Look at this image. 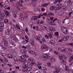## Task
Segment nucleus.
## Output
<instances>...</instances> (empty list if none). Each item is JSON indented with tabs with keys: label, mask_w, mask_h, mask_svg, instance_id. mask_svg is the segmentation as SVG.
Instances as JSON below:
<instances>
[{
	"label": "nucleus",
	"mask_w": 73,
	"mask_h": 73,
	"mask_svg": "<svg viewBox=\"0 0 73 73\" xmlns=\"http://www.w3.org/2000/svg\"><path fill=\"white\" fill-rule=\"evenodd\" d=\"M3 31V30H2V28L1 26H0V32H1Z\"/></svg>",
	"instance_id": "obj_61"
},
{
	"label": "nucleus",
	"mask_w": 73,
	"mask_h": 73,
	"mask_svg": "<svg viewBox=\"0 0 73 73\" xmlns=\"http://www.w3.org/2000/svg\"><path fill=\"white\" fill-rule=\"evenodd\" d=\"M49 43L50 44H55V41L54 40H50L49 41Z\"/></svg>",
	"instance_id": "obj_17"
},
{
	"label": "nucleus",
	"mask_w": 73,
	"mask_h": 73,
	"mask_svg": "<svg viewBox=\"0 0 73 73\" xmlns=\"http://www.w3.org/2000/svg\"><path fill=\"white\" fill-rule=\"evenodd\" d=\"M50 61H52V62H53L54 61V59L53 58H52L50 59Z\"/></svg>",
	"instance_id": "obj_35"
},
{
	"label": "nucleus",
	"mask_w": 73,
	"mask_h": 73,
	"mask_svg": "<svg viewBox=\"0 0 73 73\" xmlns=\"http://www.w3.org/2000/svg\"><path fill=\"white\" fill-rule=\"evenodd\" d=\"M16 27H17L18 29H19V30H20V27H19V26L18 24H17L16 25Z\"/></svg>",
	"instance_id": "obj_37"
},
{
	"label": "nucleus",
	"mask_w": 73,
	"mask_h": 73,
	"mask_svg": "<svg viewBox=\"0 0 73 73\" xmlns=\"http://www.w3.org/2000/svg\"><path fill=\"white\" fill-rule=\"evenodd\" d=\"M19 19L21 21L24 20V18L21 15H20V16L19 17Z\"/></svg>",
	"instance_id": "obj_9"
},
{
	"label": "nucleus",
	"mask_w": 73,
	"mask_h": 73,
	"mask_svg": "<svg viewBox=\"0 0 73 73\" xmlns=\"http://www.w3.org/2000/svg\"><path fill=\"white\" fill-rule=\"evenodd\" d=\"M48 15H50L51 16H54V14L50 12L48 13Z\"/></svg>",
	"instance_id": "obj_39"
},
{
	"label": "nucleus",
	"mask_w": 73,
	"mask_h": 73,
	"mask_svg": "<svg viewBox=\"0 0 73 73\" xmlns=\"http://www.w3.org/2000/svg\"><path fill=\"white\" fill-rule=\"evenodd\" d=\"M22 48L24 49H27V47L24 46H22Z\"/></svg>",
	"instance_id": "obj_62"
},
{
	"label": "nucleus",
	"mask_w": 73,
	"mask_h": 73,
	"mask_svg": "<svg viewBox=\"0 0 73 73\" xmlns=\"http://www.w3.org/2000/svg\"><path fill=\"white\" fill-rule=\"evenodd\" d=\"M33 29H36V31H39L38 30V26H34L33 27Z\"/></svg>",
	"instance_id": "obj_14"
},
{
	"label": "nucleus",
	"mask_w": 73,
	"mask_h": 73,
	"mask_svg": "<svg viewBox=\"0 0 73 73\" xmlns=\"http://www.w3.org/2000/svg\"><path fill=\"white\" fill-rule=\"evenodd\" d=\"M44 21H41L40 23V24H44Z\"/></svg>",
	"instance_id": "obj_55"
},
{
	"label": "nucleus",
	"mask_w": 73,
	"mask_h": 73,
	"mask_svg": "<svg viewBox=\"0 0 73 73\" xmlns=\"http://www.w3.org/2000/svg\"><path fill=\"white\" fill-rule=\"evenodd\" d=\"M0 73H4V71L2 70H0Z\"/></svg>",
	"instance_id": "obj_59"
},
{
	"label": "nucleus",
	"mask_w": 73,
	"mask_h": 73,
	"mask_svg": "<svg viewBox=\"0 0 73 73\" xmlns=\"http://www.w3.org/2000/svg\"><path fill=\"white\" fill-rule=\"evenodd\" d=\"M35 38L36 40H38L39 41L40 40V37L38 36H37Z\"/></svg>",
	"instance_id": "obj_29"
},
{
	"label": "nucleus",
	"mask_w": 73,
	"mask_h": 73,
	"mask_svg": "<svg viewBox=\"0 0 73 73\" xmlns=\"http://www.w3.org/2000/svg\"><path fill=\"white\" fill-rule=\"evenodd\" d=\"M37 17L36 16H34L32 17V20H37Z\"/></svg>",
	"instance_id": "obj_12"
},
{
	"label": "nucleus",
	"mask_w": 73,
	"mask_h": 73,
	"mask_svg": "<svg viewBox=\"0 0 73 73\" xmlns=\"http://www.w3.org/2000/svg\"><path fill=\"white\" fill-rule=\"evenodd\" d=\"M68 45H70L72 46H73V43H70L68 44Z\"/></svg>",
	"instance_id": "obj_52"
},
{
	"label": "nucleus",
	"mask_w": 73,
	"mask_h": 73,
	"mask_svg": "<svg viewBox=\"0 0 73 73\" xmlns=\"http://www.w3.org/2000/svg\"><path fill=\"white\" fill-rule=\"evenodd\" d=\"M1 26L2 27H4V23H1Z\"/></svg>",
	"instance_id": "obj_53"
},
{
	"label": "nucleus",
	"mask_w": 73,
	"mask_h": 73,
	"mask_svg": "<svg viewBox=\"0 0 73 73\" xmlns=\"http://www.w3.org/2000/svg\"><path fill=\"white\" fill-rule=\"evenodd\" d=\"M61 52H63V53H66V50H65V49H64L62 50H61Z\"/></svg>",
	"instance_id": "obj_41"
},
{
	"label": "nucleus",
	"mask_w": 73,
	"mask_h": 73,
	"mask_svg": "<svg viewBox=\"0 0 73 73\" xmlns=\"http://www.w3.org/2000/svg\"><path fill=\"white\" fill-rule=\"evenodd\" d=\"M61 8V7L60 6H59L57 7H56V10H58L59 9H60Z\"/></svg>",
	"instance_id": "obj_34"
},
{
	"label": "nucleus",
	"mask_w": 73,
	"mask_h": 73,
	"mask_svg": "<svg viewBox=\"0 0 73 73\" xmlns=\"http://www.w3.org/2000/svg\"><path fill=\"white\" fill-rule=\"evenodd\" d=\"M4 46H8V43H7L6 41H4Z\"/></svg>",
	"instance_id": "obj_28"
},
{
	"label": "nucleus",
	"mask_w": 73,
	"mask_h": 73,
	"mask_svg": "<svg viewBox=\"0 0 73 73\" xmlns=\"http://www.w3.org/2000/svg\"><path fill=\"white\" fill-rule=\"evenodd\" d=\"M48 5V4H44L42 5V7H47Z\"/></svg>",
	"instance_id": "obj_45"
},
{
	"label": "nucleus",
	"mask_w": 73,
	"mask_h": 73,
	"mask_svg": "<svg viewBox=\"0 0 73 73\" xmlns=\"http://www.w3.org/2000/svg\"><path fill=\"white\" fill-rule=\"evenodd\" d=\"M25 37L26 38H27V40H29V38H28V36H27V35H25Z\"/></svg>",
	"instance_id": "obj_63"
},
{
	"label": "nucleus",
	"mask_w": 73,
	"mask_h": 73,
	"mask_svg": "<svg viewBox=\"0 0 73 73\" xmlns=\"http://www.w3.org/2000/svg\"><path fill=\"white\" fill-rule=\"evenodd\" d=\"M45 37L46 38H47V39H49V38L50 39H51V38H53V35L52 33H48V36L47 35H45Z\"/></svg>",
	"instance_id": "obj_1"
},
{
	"label": "nucleus",
	"mask_w": 73,
	"mask_h": 73,
	"mask_svg": "<svg viewBox=\"0 0 73 73\" xmlns=\"http://www.w3.org/2000/svg\"><path fill=\"white\" fill-rule=\"evenodd\" d=\"M23 1H20L19 2H17V5H18L21 6V7H23V5H21L22 3H23Z\"/></svg>",
	"instance_id": "obj_6"
},
{
	"label": "nucleus",
	"mask_w": 73,
	"mask_h": 73,
	"mask_svg": "<svg viewBox=\"0 0 73 73\" xmlns=\"http://www.w3.org/2000/svg\"><path fill=\"white\" fill-rule=\"evenodd\" d=\"M72 61H73V55L69 58V62H72Z\"/></svg>",
	"instance_id": "obj_10"
},
{
	"label": "nucleus",
	"mask_w": 73,
	"mask_h": 73,
	"mask_svg": "<svg viewBox=\"0 0 73 73\" xmlns=\"http://www.w3.org/2000/svg\"><path fill=\"white\" fill-rule=\"evenodd\" d=\"M32 69V68L31 67H28V68H26V70H27V72L28 71V70H31V69Z\"/></svg>",
	"instance_id": "obj_38"
},
{
	"label": "nucleus",
	"mask_w": 73,
	"mask_h": 73,
	"mask_svg": "<svg viewBox=\"0 0 73 73\" xmlns=\"http://www.w3.org/2000/svg\"><path fill=\"white\" fill-rule=\"evenodd\" d=\"M69 38V37L66 36H64V37H63L62 38L63 41H68V40Z\"/></svg>",
	"instance_id": "obj_5"
},
{
	"label": "nucleus",
	"mask_w": 73,
	"mask_h": 73,
	"mask_svg": "<svg viewBox=\"0 0 73 73\" xmlns=\"http://www.w3.org/2000/svg\"><path fill=\"white\" fill-rule=\"evenodd\" d=\"M1 55L3 57H4L5 56V54L4 53H1Z\"/></svg>",
	"instance_id": "obj_47"
},
{
	"label": "nucleus",
	"mask_w": 73,
	"mask_h": 73,
	"mask_svg": "<svg viewBox=\"0 0 73 73\" xmlns=\"http://www.w3.org/2000/svg\"><path fill=\"white\" fill-rule=\"evenodd\" d=\"M55 35L56 36H58L59 34H58V32H57L54 33Z\"/></svg>",
	"instance_id": "obj_46"
},
{
	"label": "nucleus",
	"mask_w": 73,
	"mask_h": 73,
	"mask_svg": "<svg viewBox=\"0 0 73 73\" xmlns=\"http://www.w3.org/2000/svg\"><path fill=\"white\" fill-rule=\"evenodd\" d=\"M61 61L62 63V64H65L66 62L64 60H61Z\"/></svg>",
	"instance_id": "obj_42"
},
{
	"label": "nucleus",
	"mask_w": 73,
	"mask_h": 73,
	"mask_svg": "<svg viewBox=\"0 0 73 73\" xmlns=\"http://www.w3.org/2000/svg\"><path fill=\"white\" fill-rule=\"evenodd\" d=\"M49 29L51 32H54L56 31V29L53 27H50L49 28Z\"/></svg>",
	"instance_id": "obj_7"
},
{
	"label": "nucleus",
	"mask_w": 73,
	"mask_h": 73,
	"mask_svg": "<svg viewBox=\"0 0 73 73\" xmlns=\"http://www.w3.org/2000/svg\"><path fill=\"white\" fill-rule=\"evenodd\" d=\"M47 69H48L44 67V68L43 69H42V71L43 72V73H45V71L46 70H47Z\"/></svg>",
	"instance_id": "obj_19"
},
{
	"label": "nucleus",
	"mask_w": 73,
	"mask_h": 73,
	"mask_svg": "<svg viewBox=\"0 0 73 73\" xmlns=\"http://www.w3.org/2000/svg\"><path fill=\"white\" fill-rule=\"evenodd\" d=\"M11 38L13 39V40H14V41H17V38L16 36H13V37Z\"/></svg>",
	"instance_id": "obj_13"
},
{
	"label": "nucleus",
	"mask_w": 73,
	"mask_h": 73,
	"mask_svg": "<svg viewBox=\"0 0 73 73\" xmlns=\"http://www.w3.org/2000/svg\"><path fill=\"white\" fill-rule=\"evenodd\" d=\"M21 51L22 53H26V51L24 49H21Z\"/></svg>",
	"instance_id": "obj_23"
},
{
	"label": "nucleus",
	"mask_w": 73,
	"mask_h": 73,
	"mask_svg": "<svg viewBox=\"0 0 73 73\" xmlns=\"http://www.w3.org/2000/svg\"><path fill=\"white\" fill-rule=\"evenodd\" d=\"M50 25H55V24L53 22H50Z\"/></svg>",
	"instance_id": "obj_48"
},
{
	"label": "nucleus",
	"mask_w": 73,
	"mask_h": 73,
	"mask_svg": "<svg viewBox=\"0 0 73 73\" xmlns=\"http://www.w3.org/2000/svg\"><path fill=\"white\" fill-rule=\"evenodd\" d=\"M65 70H66V71H67V72H70L71 70L67 68H65Z\"/></svg>",
	"instance_id": "obj_31"
},
{
	"label": "nucleus",
	"mask_w": 73,
	"mask_h": 73,
	"mask_svg": "<svg viewBox=\"0 0 73 73\" xmlns=\"http://www.w3.org/2000/svg\"><path fill=\"white\" fill-rule=\"evenodd\" d=\"M23 69H26L27 68H28V65L27 64H25L23 67Z\"/></svg>",
	"instance_id": "obj_32"
},
{
	"label": "nucleus",
	"mask_w": 73,
	"mask_h": 73,
	"mask_svg": "<svg viewBox=\"0 0 73 73\" xmlns=\"http://www.w3.org/2000/svg\"><path fill=\"white\" fill-rule=\"evenodd\" d=\"M46 15H47V13H43V16H46Z\"/></svg>",
	"instance_id": "obj_60"
},
{
	"label": "nucleus",
	"mask_w": 73,
	"mask_h": 73,
	"mask_svg": "<svg viewBox=\"0 0 73 73\" xmlns=\"http://www.w3.org/2000/svg\"><path fill=\"white\" fill-rule=\"evenodd\" d=\"M8 58H12V55L9 54L8 55Z\"/></svg>",
	"instance_id": "obj_30"
},
{
	"label": "nucleus",
	"mask_w": 73,
	"mask_h": 73,
	"mask_svg": "<svg viewBox=\"0 0 73 73\" xmlns=\"http://www.w3.org/2000/svg\"><path fill=\"white\" fill-rule=\"evenodd\" d=\"M45 55L46 56V57H47L46 58H49L50 57V56L48 54H45Z\"/></svg>",
	"instance_id": "obj_44"
},
{
	"label": "nucleus",
	"mask_w": 73,
	"mask_h": 73,
	"mask_svg": "<svg viewBox=\"0 0 73 73\" xmlns=\"http://www.w3.org/2000/svg\"><path fill=\"white\" fill-rule=\"evenodd\" d=\"M54 69L56 70V71H54V73H58L60 72V69L58 67H54Z\"/></svg>",
	"instance_id": "obj_3"
},
{
	"label": "nucleus",
	"mask_w": 73,
	"mask_h": 73,
	"mask_svg": "<svg viewBox=\"0 0 73 73\" xmlns=\"http://www.w3.org/2000/svg\"><path fill=\"white\" fill-rule=\"evenodd\" d=\"M42 41L43 42H46V41L45 40V39L44 38H42Z\"/></svg>",
	"instance_id": "obj_56"
},
{
	"label": "nucleus",
	"mask_w": 73,
	"mask_h": 73,
	"mask_svg": "<svg viewBox=\"0 0 73 73\" xmlns=\"http://www.w3.org/2000/svg\"><path fill=\"white\" fill-rule=\"evenodd\" d=\"M13 59L15 61H16V62H18V61H17V57H14Z\"/></svg>",
	"instance_id": "obj_25"
},
{
	"label": "nucleus",
	"mask_w": 73,
	"mask_h": 73,
	"mask_svg": "<svg viewBox=\"0 0 73 73\" xmlns=\"http://www.w3.org/2000/svg\"><path fill=\"white\" fill-rule=\"evenodd\" d=\"M47 66L49 67H50L51 66V64H50V62H49L48 63Z\"/></svg>",
	"instance_id": "obj_40"
},
{
	"label": "nucleus",
	"mask_w": 73,
	"mask_h": 73,
	"mask_svg": "<svg viewBox=\"0 0 73 73\" xmlns=\"http://www.w3.org/2000/svg\"><path fill=\"white\" fill-rule=\"evenodd\" d=\"M54 52L56 54H58V52H57V51H54Z\"/></svg>",
	"instance_id": "obj_54"
},
{
	"label": "nucleus",
	"mask_w": 73,
	"mask_h": 73,
	"mask_svg": "<svg viewBox=\"0 0 73 73\" xmlns=\"http://www.w3.org/2000/svg\"><path fill=\"white\" fill-rule=\"evenodd\" d=\"M4 59V61L5 62H7L8 61V59H7V58H5Z\"/></svg>",
	"instance_id": "obj_43"
},
{
	"label": "nucleus",
	"mask_w": 73,
	"mask_h": 73,
	"mask_svg": "<svg viewBox=\"0 0 73 73\" xmlns=\"http://www.w3.org/2000/svg\"><path fill=\"white\" fill-rule=\"evenodd\" d=\"M67 3L68 4L70 5H71L72 4V2L70 0H69L68 2H67Z\"/></svg>",
	"instance_id": "obj_24"
},
{
	"label": "nucleus",
	"mask_w": 73,
	"mask_h": 73,
	"mask_svg": "<svg viewBox=\"0 0 73 73\" xmlns=\"http://www.w3.org/2000/svg\"><path fill=\"white\" fill-rule=\"evenodd\" d=\"M31 44L32 45V46H35V44L33 42H31Z\"/></svg>",
	"instance_id": "obj_58"
},
{
	"label": "nucleus",
	"mask_w": 73,
	"mask_h": 73,
	"mask_svg": "<svg viewBox=\"0 0 73 73\" xmlns=\"http://www.w3.org/2000/svg\"><path fill=\"white\" fill-rule=\"evenodd\" d=\"M59 58H60V59H61L63 57H65V55H64V54H61L59 55Z\"/></svg>",
	"instance_id": "obj_18"
},
{
	"label": "nucleus",
	"mask_w": 73,
	"mask_h": 73,
	"mask_svg": "<svg viewBox=\"0 0 73 73\" xmlns=\"http://www.w3.org/2000/svg\"><path fill=\"white\" fill-rule=\"evenodd\" d=\"M0 15L2 17H4L5 16V14H4V13L3 12H1L0 13Z\"/></svg>",
	"instance_id": "obj_26"
},
{
	"label": "nucleus",
	"mask_w": 73,
	"mask_h": 73,
	"mask_svg": "<svg viewBox=\"0 0 73 73\" xmlns=\"http://www.w3.org/2000/svg\"><path fill=\"white\" fill-rule=\"evenodd\" d=\"M31 64L32 65V66H33L34 65H37V64L34 61L31 62Z\"/></svg>",
	"instance_id": "obj_27"
},
{
	"label": "nucleus",
	"mask_w": 73,
	"mask_h": 73,
	"mask_svg": "<svg viewBox=\"0 0 73 73\" xmlns=\"http://www.w3.org/2000/svg\"><path fill=\"white\" fill-rule=\"evenodd\" d=\"M61 30L65 34L67 33V29L66 27H62L61 28Z\"/></svg>",
	"instance_id": "obj_2"
},
{
	"label": "nucleus",
	"mask_w": 73,
	"mask_h": 73,
	"mask_svg": "<svg viewBox=\"0 0 73 73\" xmlns=\"http://www.w3.org/2000/svg\"><path fill=\"white\" fill-rule=\"evenodd\" d=\"M56 9V7L54 6H52L50 8V11H53Z\"/></svg>",
	"instance_id": "obj_11"
},
{
	"label": "nucleus",
	"mask_w": 73,
	"mask_h": 73,
	"mask_svg": "<svg viewBox=\"0 0 73 73\" xmlns=\"http://www.w3.org/2000/svg\"><path fill=\"white\" fill-rule=\"evenodd\" d=\"M68 50L70 52H73V50L71 48H68Z\"/></svg>",
	"instance_id": "obj_36"
},
{
	"label": "nucleus",
	"mask_w": 73,
	"mask_h": 73,
	"mask_svg": "<svg viewBox=\"0 0 73 73\" xmlns=\"http://www.w3.org/2000/svg\"><path fill=\"white\" fill-rule=\"evenodd\" d=\"M22 71H23V72H27V69H26V70L24 69H22Z\"/></svg>",
	"instance_id": "obj_57"
},
{
	"label": "nucleus",
	"mask_w": 73,
	"mask_h": 73,
	"mask_svg": "<svg viewBox=\"0 0 73 73\" xmlns=\"http://www.w3.org/2000/svg\"><path fill=\"white\" fill-rule=\"evenodd\" d=\"M29 53H30V54H35V51L32 50L29 51Z\"/></svg>",
	"instance_id": "obj_22"
},
{
	"label": "nucleus",
	"mask_w": 73,
	"mask_h": 73,
	"mask_svg": "<svg viewBox=\"0 0 73 73\" xmlns=\"http://www.w3.org/2000/svg\"><path fill=\"white\" fill-rule=\"evenodd\" d=\"M5 13L6 16H9V12H8L7 11H5Z\"/></svg>",
	"instance_id": "obj_21"
},
{
	"label": "nucleus",
	"mask_w": 73,
	"mask_h": 73,
	"mask_svg": "<svg viewBox=\"0 0 73 73\" xmlns=\"http://www.w3.org/2000/svg\"><path fill=\"white\" fill-rule=\"evenodd\" d=\"M33 22L32 21L30 22L29 23V25L31 27V29L32 28V25H33Z\"/></svg>",
	"instance_id": "obj_16"
},
{
	"label": "nucleus",
	"mask_w": 73,
	"mask_h": 73,
	"mask_svg": "<svg viewBox=\"0 0 73 73\" xmlns=\"http://www.w3.org/2000/svg\"><path fill=\"white\" fill-rule=\"evenodd\" d=\"M2 49H3L4 50H6V49H7V48L5 47H4V46H2Z\"/></svg>",
	"instance_id": "obj_50"
},
{
	"label": "nucleus",
	"mask_w": 73,
	"mask_h": 73,
	"mask_svg": "<svg viewBox=\"0 0 73 73\" xmlns=\"http://www.w3.org/2000/svg\"><path fill=\"white\" fill-rule=\"evenodd\" d=\"M63 41V39H62V38L61 39L59 40V42H62V41Z\"/></svg>",
	"instance_id": "obj_64"
},
{
	"label": "nucleus",
	"mask_w": 73,
	"mask_h": 73,
	"mask_svg": "<svg viewBox=\"0 0 73 73\" xmlns=\"http://www.w3.org/2000/svg\"><path fill=\"white\" fill-rule=\"evenodd\" d=\"M21 58V59L22 60H24V55L21 56H20Z\"/></svg>",
	"instance_id": "obj_49"
},
{
	"label": "nucleus",
	"mask_w": 73,
	"mask_h": 73,
	"mask_svg": "<svg viewBox=\"0 0 73 73\" xmlns=\"http://www.w3.org/2000/svg\"><path fill=\"white\" fill-rule=\"evenodd\" d=\"M5 32L6 35H9L11 33V31L9 29H7L6 30Z\"/></svg>",
	"instance_id": "obj_8"
},
{
	"label": "nucleus",
	"mask_w": 73,
	"mask_h": 73,
	"mask_svg": "<svg viewBox=\"0 0 73 73\" xmlns=\"http://www.w3.org/2000/svg\"><path fill=\"white\" fill-rule=\"evenodd\" d=\"M5 4L6 5L7 4V5H9L10 4V3H9V2L8 1H5Z\"/></svg>",
	"instance_id": "obj_33"
},
{
	"label": "nucleus",
	"mask_w": 73,
	"mask_h": 73,
	"mask_svg": "<svg viewBox=\"0 0 73 73\" xmlns=\"http://www.w3.org/2000/svg\"><path fill=\"white\" fill-rule=\"evenodd\" d=\"M13 17H15V18H16L17 17V15L15 14H13Z\"/></svg>",
	"instance_id": "obj_51"
},
{
	"label": "nucleus",
	"mask_w": 73,
	"mask_h": 73,
	"mask_svg": "<svg viewBox=\"0 0 73 73\" xmlns=\"http://www.w3.org/2000/svg\"><path fill=\"white\" fill-rule=\"evenodd\" d=\"M10 44L11 45H14V46H16V44H15V43L13 42V41L11 40L10 41Z\"/></svg>",
	"instance_id": "obj_15"
},
{
	"label": "nucleus",
	"mask_w": 73,
	"mask_h": 73,
	"mask_svg": "<svg viewBox=\"0 0 73 73\" xmlns=\"http://www.w3.org/2000/svg\"><path fill=\"white\" fill-rule=\"evenodd\" d=\"M41 49H46V51H47V50H48L49 48L45 44H44L42 46Z\"/></svg>",
	"instance_id": "obj_4"
},
{
	"label": "nucleus",
	"mask_w": 73,
	"mask_h": 73,
	"mask_svg": "<svg viewBox=\"0 0 73 73\" xmlns=\"http://www.w3.org/2000/svg\"><path fill=\"white\" fill-rule=\"evenodd\" d=\"M8 23V19H5L4 21V23L5 24H7Z\"/></svg>",
	"instance_id": "obj_20"
}]
</instances>
